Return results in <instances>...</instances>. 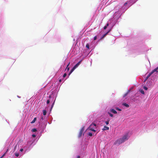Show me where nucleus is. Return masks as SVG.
<instances>
[{
	"instance_id": "1",
	"label": "nucleus",
	"mask_w": 158,
	"mask_h": 158,
	"mask_svg": "<svg viewBox=\"0 0 158 158\" xmlns=\"http://www.w3.org/2000/svg\"><path fill=\"white\" fill-rule=\"evenodd\" d=\"M128 135V134H126L124 135L123 137L119 139L116 140L114 143V145H120L122 143H123L124 142L127 140L129 138Z\"/></svg>"
},
{
	"instance_id": "2",
	"label": "nucleus",
	"mask_w": 158,
	"mask_h": 158,
	"mask_svg": "<svg viewBox=\"0 0 158 158\" xmlns=\"http://www.w3.org/2000/svg\"><path fill=\"white\" fill-rule=\"evenodd\" d=\"M93 126L96 127V125L95 123H93L90 125L88 129L91 131L95 132L96 131L94 129V128H93Z\"/></svg>"
},
{
	"instance_id": "3",
	"label": "nucleus",
	"mask_w": 158,
	"mask_h": 158,
	"mask_svg": "<svg viewBox=\"0 0 158 158\" xmlns=\"http://www.w3.org/2000/svg\"><path fill=\"white\" fill-rule=\"evenodd\" d=\"M84 131V127H83L81 129V130L78 135V137L80 138L82 136L83 133Z\"/></svg>"
},
{
	"instance_id": "4",
	"label": "nucleus",
	"mask_w": 158,
	"mask_h": 158,
	"mask_svg": "<svg viewBox=\"0 0 158 158\" xmlns=\"http://www.w3.org/2000/svg\"><path fill=\"white\" fill-rule=\"evenodd\" d=\"M158 67L155 68V69L152 70L151 72L152 74L154 72H158Z\"/></svg>"
},
{
	"instance_id": "5",
	"label": "nucleus",
	"mask_w": 158,
	"mask_h": 158,
	"mask_svg": "<svg viewBox=\"0 0 158 158\" xmlns=\"http://www.w3.org/2000/svg\"><path fill=\"white\" fill-rule=\"evenodd\" d=\"M152 73L150 72L145 78L144 82H145L146 81L148 78L152 75Z\"/></svg>"
},
{
	"instance_id": "6",
	"label": "nucleus",
	"mask_w": 158,
	"mask_h": 158,
	"mask_svg": "<svg viewBox=\"0 0 158 158\" xmlns=\"http://www.w3.org/2000/svg\"><path fill=\"white\" fill-rule=\"evenodd\" d=\"M81 61H79L74 67V68L76 69L80 64Z\"/></svg>"
},
{
	"instance_id": "7",
	"label": "nucleus",
	"mask_w": 158,
	"mask_h": 158,
	"mask_svg": "<svg viewBox=\"0 0 158 158\" xmlns=\"http://www.w3.org/2000/svg\"><path fill=\"white\" fill-rule=\"evenodd\" d=\"M110 111L111 112H112V113H113L114 114H117V112L113 109H110Z\"/></svg>"
},
{
	"instance_id": "8",
	"label": "nucleus",
	"mask_w": 158,
	"mask_h": 158,
	"mask_svg": "<svg viewBox=\"0 0 158 158\" xmlns=\"http://www.w3.org/2000/svg\"><path fill=\"white\" fill-rule=\"evenodd\" d=\"M102 129L103 131L108 130L109 129V127L106 126H105Z\"/></svg>"
},
{
	"instance_id": "9",
	"label": "nucleus",
	"mask_w": 158,
	"mask_h": 158,
	"mask_svg": "<svg viewBox=\"0 0 158 158\" xmlns=\"http://www.w3.org/2000/svg\"><path fill=\"white\" fill-rule=\"evenodd\" d=\"M110 30H111L110 29V30L106 33H105V34H104L101 38L103 39V38H104L108 34V33L110 31Z\"/></svg>"
},
{
	"instance_id": "10",
	"label": "nucleus",
	"mask_w": 158,
	"mask_h": 158,
	"mask_svg": "<svg viewBox=\"0 0 158 158\" xmlns=\"http://www.w3.org/2000/svg\"><path fill=\"white\" fill-rule=\"evenodd\" d=\"M75 69V68H74L73 67L72 69L70 70V71L69 74V76L70 74L73 72V71Z\"/></svg>"
},
{
	"instance_id": "11",
	"label": "nucleus",
	"mask_w": 158,
	"mask_h": 158,
	"mask_svg": "<svg viewBox=\"0 0 158 158\" xmlns=\"http://www.w3.org/2000/svg\"><path fill=\"white\" fill-rule=\"evenodd\" d=\"M122 105L126 107H129V105L126 103H123L122 104Z\"/></svg>"
},
{
	"instance_id": "12",
	"label": "nucleus",
	"mask_w": 158,
	"mask_h": 158,
	"mask_svg": "<svg viewBox=\"0 0 158 158\" xmlns=\"http://www.w3.org/2000/svg\"><path fill=\"white\" fill-rule=\"evenodd\" d=\"M36 118L35 117L34 118V119L31 122V123L32 124L35 123L36 120Z\"/></svg>"
},
{
	"instance_id": "13",
	"label": "nucleus",
	"mask_w": 158,
	"mask_h": 158,
	"mask_svg": "<svg viewBox=\"0 0 158 158\" xmlns=\"http://www.w3.org/2000/svg\"><path fill=\"white\" fill-rule=\"evenodd\" d=\"M130 92V90H128L127 92L126 93V94H125L123 96V98H124L125 97H126L127 96V95L129 93V92Z\"/></svg>"
},
{
	"instance_id": "14",
	"label": "nucleus",
	"mask_w": 158,
	"mask_h": 158,
	"mask_svg": "<svg viewBox=\"0 0 158 158\" xmlns=\"http://www.w3.org/2000/svg\"><path fill=\"white\" fill-rule=\"evenodd\" d=\"M69 64H70V63H69L67 65V67L66 68V70L67 69L68 71H69V68L68 67V66L69 65Z\"/></svg>"
},
{
	"instance_id": "15",
	"label": "nucleus",
	"mask_w": 158,
	"mask_h": 158,
	"mask_svg": "<svg viewBox=\"0 0 158 158\" xmlns=\"http://www.w3.org/2000/svg\"><path fill=\"white\" fill-rule=\"evenodd\" d=\"M43 114L44 115H45L47 113V111L46 110H44L43 111Z\"/></svg>"
},
{
	"instance_id": "16",
	"label": "nucleus",
	"mask_w": 158,
	"mask_h": 158,
	"mask_svg": "<svg viewBox=\"0 0 158 158\" xmlns=\"http://www.w3.org/2000/svg\"><path fill=\"white\" fill-rule=\"evenodd\" d=\"M8 151V149L7 150L6 152L5 153H4L1 157H0V158H3L5 155L6 152H7V151Z\"/></svg>"
},
{
	"instance_id": "17",
	"label": "nucleus",
	"mask_w": 158,
	"mask_h": 158,
	"mask_svg": "<svg viewBox=\"0 0 158 158\" xmlns=\"http://www.w3.org/2000/svg\"><path fill=\"white\" fill-rule=\"evenodd\" d=\"M86 47L88 49H89V44H87L86 45Z\"/></svg>"
},
{
	"instance_id": "18",
	"label": "nucleus",
	"mask_w": 158,
	"mask_h": 158,
	"mask_svg": "<svg viewBox=\"0 0 158 158\" xmlns=\"http://www.w3.org/2000/svg\"><path fill=\"white\" fill-rule=\"evenodd\" d=\"M108 114L110 115V117H113V115L112 114H111V113H110V112H108Z\"/></svg>"
},
{
	"instance_id": "19",
	"label": "nucleus",
	"mask_w": 158,
	"mask_h": 158,
	"mask_svg": "<svg viewBox=\"0 0 158 158\" xmlns=\"http://www.w3.org/2000/svg\"><path fill=\"white\" fill-rule=\"evenodd\" d=\"M37 131V130L36 128H33L32 130V131L36 132Z\"/></svg>"
},
{
	"instance_id": "20",
	"label": "nucleus",
	"mask_w": 158,
	"mask_h": 158,
	"mask_svg": "<svg viewBox=\"0 0 158 158\" xmlns=\"http://www.w3.org/2000/svg\"><path fill=\"white\" fill-rule=\"evenodd\" d=\"M140 92L143 94H144V92L143 90L142 89H141L140 90Z\"/></svg>"
},
{
	"instance_id": "21",
	"label": "nucleus",
	"mask_w": 158,
	"mask_h": 158,
	"mask_svg": "<svg viewBox=\"0 0 158 158\" xmlns=\"http://www.w3.org/2000/svg\"><path fill=\"white\" fill-rule=\"evenodd\" d=\"M19 154L18 153H15V155L17 156L18 157L19 156Z\"/></svg>"
},
{
	"instance_id": "22",
	"label": "nucleus",
	"mask_w": 158,
	"mask_h": 158,
	"mask_svg": "<svg viewBox=\"0 0 158 158\" xmlns=\"http://www.w3.org/2000/svg\"><path fill=\"white\" fill-rule=\"evenodd\" d=\"M109 120H108L107 121H105V123H106V125H108L109 124Z\"/></svg>"
},
{
	"instance_id": "23",
	"label": "nucleus",
	"mask_w": 158,
	"mask_h": 158,
	"mask_svg": "<svg viewBox=\"0 0 158 158\" xmlns=\"http://www.w3.org/2000/svg\"><path fill=\"white\" fill-rule=\"evenodd\" d=\"M143 88L145 90H147L148 89V88L145 86H144Z\"/></svg>"
},
{
	"instance_id": "24",
	"label": "nucleus",
	"mask_w": 158,
	"mask_h": 158,
	"mask_svg": "<svg viewBox=\"0 0 158 158\" xmlns=\"http://www.w3.org/2000/svg\"><path fill=\"white\" fill-rule=\"evenodd\" d=\"M88 135L89 136H92V135H93L92 133H90V132L89 133Z\"/></svg>"
},
{
	"instance_id": "25",
	"label": "nucleus",
	"mask_w": 158,
	"mask_h": 158,
	"mask_svg": "<svg viewBox=\"0 0 158 158\" xmlns=\"http://www.w3.org/2000/svg\"><path fill=\"white\" fill-rule=\"evenodd\" d=\"M116 110H118V111H121V110L118 108H116Z\"/></svg>"
},
{
	"instance_id": "26",
	"label": "nucleus",
	"mask_w": 158,
	"mask_h": 158,
	"mask_svg": "<svg viewBox=\"0 0 158 158\" xmlns=\"http://www.w3.org/2000/svg\"><path fill=\"white\" fill-rule=\"evenodd\" d=\"M66 73H64L63 75V77H65L66 76Z\"/></svg>"
},
{
	"instance_id": "27",
	"label": "nucleus",
	"mask_w": 158,
	"mask_h": 158,
	"mask_svg": "<svg viewBox=\"0 0 158 158\" xmlns=\"http://www.w3.org/2000/svg\"><path fill=\"white\" fill-rule=\"evenodd\" d=\"M97 39V36H95L94 37V40H95Z\"/></svg>"
},
{
	"instance_id": "28",
	"label": "nucleus",
	"mask_w": 158,
	"mask_h": 158,
	"mask_svg": "<svg viewBox=\"0 0 158 158\" xmlns=\"http://www.w3.org/2000/svg\"><path fill=\"white\" fill-rule=\"evenodd\" d=\"M50 102V101L49 100H48L47 101V104H49Z\"/></svg>"
},
{
	"instance_id": "29",
	"label": "nucleus",
	"mask_w": 158,
	"mask_h": 158,
	"mask_svg": "<svg viewBox=\"0 0 158 158\" xmlns=\"http://www.w3.org/2000/svg\"><path fill=\"white\" fill-rule=\"evenodd\" d=\"M17 145H15V146L14 148V151H15V149H16V148H17Z\"/></svg>"
},
{
	"instance_id": "30",
	"label": "nucleus",
	"mask_w": 158,
	"mask_h": 158,
	"mask_svg": "<svg viewBox=\"0 0 158 158\" xmlns=\"http://www.w3.org/2000/svg\"><path fill=\"white\" fill-rule=\"evenodd\" d=\"M32 136L33 137H35L36 135H34V134H33V135H32Z\"/></svg>"
},
{
	"instance_id": "31",
	"label": "nucleus",
	"mask_w": 158,
	"mask_h": 158,
	"mask_svg": "<svg viewBox=\"0 0 158 158\" xmlns=\"http://www.w3.org/2000/svg\"><path fill=\"white\" fill-rule=\"evenodd\" d=\"M107 27H106V26H105L104 27V29H106V28H107Z\"/></svg>"
},
{
	"instance_id": "32",
	"label": "nucleus",
	"mask_w": 158,
	"mask_h": 158,
	"mask_svg": "<svg viewBox=\"0 0 158 158\" xmlns=\"http://www.w3.org/2000/svg\"><path fill=\"white\" fill-rule=\"evenodd\" d=\"M23 150V148H21V149H20V152H22Z\"/></svg>"
},
{
	"instance_id": "33",
	"label": "nucleus",
	"mask_w": 158,
	"mask_h": 158,
	"mask_svg": "<svg viewBox=\"0 0 158 158\" xmlns=\"http://www.w3.org/2000/svg\"><path fill=\"white\" fill-rule=\"evenodd\" d=\"M127 4V2H126L124 3V6H126V5Z\"/></svg>"
},
{
	"instance_id": "34",
	"label": "nucleus",
	"mask_w": 158,
	"mask_h": 158,
	"mask_svg": "<svg viewBox=\"0 0 158 158\" xmlns=\"http://www.w3.org/2000/svg\"><path fill=\"white\" fill-rule=\"evenodd\" d=\"M54 102L52 104V107H51V109L53 107V105H54Z\"/></svg>"
},
{
	"instance_id": "35",
	"label": "nucleus",
	"mask_w": 158,
	"mask_h": 158,
	"mask_svg": "<svg viewBox=\"0 0 158 158\" xmlns=\"http://www.w3.org/2000/svg\"><path fill=\"white\" fill-rule=\"evenodd\" d=\"M109 23H107L106 25V27H108V26H109Z\"/></svg>"
},
{
	"instance_id": "36",
	"label": "nucleus",
	"mask_w": 158,
	"mask_h": 158,
	"mask_svg": "<svg viewBox=\"0 0 158 158\" xmlns=\"http://www.w3.org/2000/svg\"><path fill=\"white\" fill-rule=\"evenodd\" d=\"M80 158V157L79 156H77V158Z\"/></svg>"
},
{
	"instance_id": "37",
	"label": "nucleus",
	"mask_w": 158,
	"mask_h": 158,
	"mask_svg": "<svg viewBox=\"0 0 158 158\" xmlns=\"http://www.w3.org/2000/svg\"><path fill=\"white\" fill-rule=\"evenodd\" d=\"M59 81L60 82H61V79H60V80H59Z\"/></svg>"
},
{
	"instance_id": "38",
	"label": "nucleus",
	"mask_w": 158,
	"mask_h": 158,
	"mask_svg": "<svg viewBox=\"0 0 158 158\" xmlns=\"http://www.w3.org/2000/svg\"><path fill=\"white\" fill-rule=\"evenodd\" d=\"M49 98H50L51 97V95H50L49 96Z\"/></svg>"
},
{
	"instance_id": "39",
	"label": "nucleus",
	"mask_w": 158,
	"mask_h": 158,
	"mask_svg": "<svg viewBox=\"0 0 158 158\" xmlns=\"http://www.w3.org/2000/svg\"><path fill=\"white\" fill-rule=\"evenodd\" d=\"M95 127V126H93V128H94V127Z\"/></svg>"
},
{
	"instance_id": "40",
	"label": "nucleus",
	"mask_w": 158,
	"mask_h": 158,
	"mask_svg": "<svg viewBox=\"0 0 158 158\" xmlns=\"http://www.w3.org/2000/svg\"><path fill=\"white\" fill-rule=\"evenodd\" d=\"M42 119H43V117H42Z\"/></svg>"
}]
</instances>
